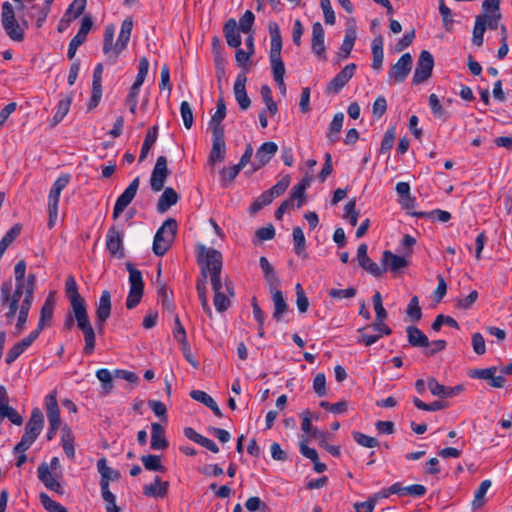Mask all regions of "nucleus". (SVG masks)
Masks as SVG:
<instances>
[{
	"instance_id": "1",
	"label": "nucleus",
	"mask_w": 512,
	"mask_h": 512,
	"mask_svg": "<svg viewBox=\"0 0 512 512\" xmlns=\"http://www.w3.org/2000/svg\"><path fill=\"white\" fill-rule=\"evenodd\" d=\"M197 263L200 267V277L197 280H203L204 286H206L209 276L214 292L225 290L227 294L234 296L232 282L228 279H225L224 283L222 282V254L218 250L198 245Z\"/></svg>"
},
{
	"instance_id": "2",
	"label": "nucleus",
	"mask_w": 512,
	"mask_h": 512,
	"mask_svg": "<svg viewBox=\"0 0 512 512\" xmlns=\"http://www.w3.org/2000/svg\"><path fill=\"white\" fill-rule=\"evenodd\" d=\"M11 288V283L8 282L3 283L1 287V304L8 307L5 317L10 323L16 316L18 309H20V305H24L25 301H28V307L32 306L36 289V275L30 273L26 285L15 284V290L12 294Z\"/></svg>"
},
{
	"instance_id": "3",
	"label": "nucleus",
	"mask_w": 512,
	"mask_h": 512,
	"mask_svg": "<svg viewBox=\"0 0 512 512\" xmlns=\"http://www.w3.org/2000/svg\"><path fill=\"white\" fill-rule=\"evenodd\" d=\"M133 28L132 18H126L121 24V30L118 35L116 43L113 45L115 27L110 24L105 27L104 40H103V52L107 56L108 60L115 64L117 62L120 53L126 49L130 40L131 32Z\"/></svg>"
},
{
	"instance_id": "4",
	"label": "nucleus",
	"mask_w": 512,
	"mask_h": 512,
	"mask_svg": "<svg viewBox=\"0 0 512 512\" xmlns=\"http://www.w3.org/2000/svg\"><path fill=\"white\" fill-rule=\"evenodd\" d=\"M44 426V416L42 411L35 407L31 411V416L25 426V432L21 441L14 447V452H25L35 442Z\"/></svg>"
},
{
	"instance_id": "5",
	"label": "nucleus",
	"mask_w": 512,
	"mask_h": 512,
	"mask_svg": "<svg viewBox=\"0 0 512 512\" xmlns=\"http://www.w3.org/2000/svg\"><path fill=\"white\" fill-rule=\"evenodd\" d=\"M177 227V221L173 218H168L157 230L152 247L153 252L157 256L165 255L170 249L177 232Z\"/></svg>"
},
{
	"instance_id": "6",
	"label": "nucleus",
	"mask_w": 512,
	"mask_h": 512,
	"mask_svg": "<svg viewBox=\"0 0 512 512\" xmlns=\"http://www.w3.org/2000/svg\"><path fill=\"white\" fill-rule=\"evenodd\" d=\"M126 269L129 272L130 289L126 299V307L134 309L141 301L144 291V282L140 270L134 267L130 262H127Z\"/></svg>"
},
{
	"instance_id": "7",
	"label": "nucleus",
	"mask_w": 512,
	"mask_h": 512,
	"mask_svg": "<svg viewBox=\"0 0 512 512\" xmlns=\"http://www.w3.org/2000/svg\"><path fill=\"white\" fill-rule=\"evenodd\" d=\"M70 181L69 174H63L59 176L56 181L53 183L49 196H48V227L51 229L54 227L57 216H58V204L60 195L63 189L68 185Z\"/></svg>"
},
{
	"instance_id": "8",
	"label": "nucleus",
	"mask_w": 512,
	"mask_h": 512,
	"mask_svg": "<svg viewBox=\"0 0 512 512\" xmlns=\"http://www.w3.org/2000/svg\"><path fill=\"white\" fill-rule=\"evenodd\" d=\"M1 22L3 29L10 39L17 42L24 39V29L17 22L14 8L8 1L2 4Z\"/></svg>"
},
{
	"instance_id": "9",
	"label": "nucleus",
	"mask_w": 512,
	"mask_h": 512,
	"mask_svg": "<svg viewBox=\"0 0 512 512\" xmlns=\"http://www.w3.org/2000/svg\"><path fill=\"white\" fill-rule=\"evenodd\" d=\"M413 59L410 53H404L388 71L390 85L403 83L412 70Z\"/></svg>"
},
{
	"instance_id": "10",
	"label": "nucleus",
	"mask_w": 512,
	"mask_h": 512,
	"mask_svg": "<svg viewBox=\"0 0 512 512\" xmlns=\"http://www.w3.org/2000/svg\"><path fill=\"white\" fill-rule=\"evenodd\" d=\"M433 67L434 58L432 54L427 50H423L420 53L417 61L416 69L412 79L413 84L419 85L427 81L432 75Z\"/></svg>"
},
{
	"instance_id": "11",
	"label": "nucleus",
	"mask_w": 512,
	"mask_h": 512,
	"mask_svg": "<svg viewBox=\"0 0 512 512\" xmlns=\"http://www.w3.org/2000/svg\"><path fill=\"white\" fill-rule=\"evenodd\" d=\"M169 175L170 171L167 167V158L165 156H159L150 178L151 189L154 192L161 191Z\"/></svg>"
},
{
	"instance_id": "12",
	"label": "nucleus",
	"mask_w": 512,
	"mask_h": 512,
	"mask_svg": "<svg viewBox=\"0 0 512 512\" xmlns=\"http://www.w3.org/2000/svg\"><path fill=\"white\" fill-rule=\"evenodd\" d=\"M140 185V178L136 177L124 192L117 198L113 209V219L116 220L133 201Z\"/></svg>"
},
{
	"instance_id": "13",
	"label": "nucleus",
	"mask_w": 512,
	"mask_h": 512,
	"mask_svg": "<svg viewBox=\"0 0 512 512\" xmlns=\"http://www.w3.org/2000/svg\"><path fill=\"white\" fill-rule=\"evenodd\" d=\"M111 314V294L108 290L101 293L96 309L95 324L99 334L104 333L105 323Z\"/></svg>"
},
{
	"instance_id": "14",
	"label": "nucleus",
	"mask_w": 512,
	"mask_h": 512,
	"mask_svg": "<svg viewBox=\"0 0 512 512\" xmlns=\"http://www.w3.org/2000/svg\"><path fill=\"white\" fill-rule=\"evenodd\" d=\"M93 25L92 17L86 15L81 20L80 28L77 34L71 39L67 51V57L72 60L75 57L76 51L79 46H81L87 38L88 33L90 32Z\"/></svg>"
},
{
	"instance_id": "15",
	"label": "nucleus",
	"mask_w": 512,
	"mask_h": 512,
	"mask_svg": "<svg viewBox=\"0 0 512 512\" xmlns=\"http://www.w3.org/2000/svg\"><path fill=\"white\" fill-rule=\"evenodd\" d=\"M426 487L421 484H413L410 486H403L402 483L396 482L392 484L390 487L385 489L381 493V497H388L391 494H396L399 496L409 495L412 497H422L426 494Z\"/></svg>"
},
{
	"instance_id": "16",
	"label": "nucleus",
	"mask_w": 512,
	"mask_h": 512,
	"mask_svg": "<svg viewBox=\"0 0 512 512\" xmlns=\"http://www.w3.org/2000/svg\"><path fill=\"white\" fill-rule=\"evenodd\" d=\"M356 70V64L346 65L338 74H336L326 87L327 93L338 94L340 90L353 77Z\"/></svg>"
},
{
	"instance_id": "17",
	"label": "nucleus",
	"mask_w": 512,
	"mask_h": 512,
	"mask_svg": "<svg viewBox=\"0 0 512 512\" xmlns=\"http://www.w3.org/2000/svg\"><path fill=\"white\" fill-rule=\"evenodd\" d=\"M278 146L274 142L263 143L256 151L255 161L252 163V172H256L265 166L276 154Z\"/></svg>"
},
{
	"instance_id": "18",
	"label": "nucleus",
	"mask_w": 512,
	"mask_h": 512,
	"mask_svg": "<svg viewBox=\"0 0 512 512\" xmlns=\"http://www.w3.org/2000/svg\"><path fill=\"white\" fill-rule=\"evenodd\" d=\"M368 246L360 244L357 249V259L359 265L368 273L375 277H380L386 272V268H381L377 263L372 261L367 255Z\"/></svg>"
},
{
	"instance_id": "19",
	"label": "nucleus",
	"mask_w": 512,
	"mask_h": 512,
	"mask_svg": "<svg viewBox=\"0 0 512 512\" xmlns=\"http://www.w3.org/2000/svg\"><path fill=\"white\" fill-rule=\"evenodd\" d=\"M106 248L112 256L124 257L123 235L115 226L110 227L107 232Z\"/></svg>"
},
{
	"instance_id": "20",
	"label": "nucleus",
	"mask_w": 512,
	"mask_h": 512,
	"mask_svg": "<svg viewBox=\"0 0 512 512\" xmlns=\"http://www.w3.org/2000/svg\"><path fill=\"white\" fill-rule=\"evenodd\" d=\"M226 145H225V132L219 129L212 132V148L209 154V161L211 163L222 162L225 158Z\"/></svg>"
},
{
	"instance_id": "21",
	"label": "nucleus",
	"mask_w": 512,
	"mask_h": 512,
	"mask_svg": "<svg viewBox=\"0 0 512 512\" xmlns=\"http://www.w3.org/2000/svg\"><path fill=\"white\" fill-rule=\"evenodd\" d=\"M325 32L321 23L316 22L312 26L311 48L313 53L322 60L326 59V48L324 45Z\"/></svg>"
},
{
	"instance_id": "22",
	"label": "nucleus",
	"mask_w": 512,
	"mask_h": 512,
	"mask_svg": "<svg viewBox=\"0 0 512 512\" xmlns=\"http://www.w3.org/2000/svg\"><path fill=\"white\" fill-rule=\"evenodd\" d=\"M247 77L245 73H240L234 83L235 99L241 110H247L251 105V100L246 92Z\"/></svg>"
},
{
	"instance_id": "23",
	"label": "nucleus",
	"mask_w": 512,
	"mask_h": 512,
	"mask_svg": "<svg viewBox=\"0 0 512 512\" xmlns=\"http://www.w3.org/2000/svg\"><path fill=\"white\" fill-rule=\"evenodd\" d=\"M382 266L381 268H386V271L389 270L391 272H398L399 270L408 266V260L406 256H399L392 253L389 250H385L382 254L381 258Z\"/></svg>"
},
{
	"instance_id": "24",
	"label": "nucleus",
	"mask_w": 512,
	"mask_h": 512,
	"mask_svg": "<svg viewBox=\"0 0 512 512\" xmlns=\"http://www.w3.org/2000/svg\"><path fill=\"white\" fill-rule=\"evenodd\" d=\"M37 474L39 480L46 486L47 489L60 493H63L61 484L55 479L49 470V466L46 463H41L37 468Z\"/></svg>"
},
{
	"instance_id": "25",
	"label": "nucleus",
	"mask_w": 512,
	"mask_h": 512,
	"mask_svg": "<svg viewBox=\"0 0 512 512\" xmlns=\"http://www.w3.org/2000/svg\"><path fill=\"white\" fill-rule=\"evenodd\" d=\"M240 30L237 27V22L234 18L228 19L223 26V33L227 44L230 47L238 48L242 43Z\"/></svg>"
},
{
	"instance_id": "26",
	"label": "nucleus",
	"mask_w": 512,
	"mask_h": 512,
	"mask_svg": "<svg viewBox=\"0 0 512 512\" xmlns=\"http://www.w3.org/2000/svg\"><path fill=\"white\" fill-rule=\"evenodd\" d=\"M45 409H46V414H47L49 424L60 425L61 424L60 409H59V405L57 402V394H56L55 390L50 392L45 397Z\"/></svg>"
},
{
	"instance_id": "27",
	"label": "nucleus",
	"mask_w": 512,
	"mask_h": 512,
	"mask_svg": "<svg viewBox=\"0 0 512 512\" xmlns=\"http://www.w3.org/2000/svg\"><path fill=\"white\" fill-rule=\"evenodd\" d=\"M65 293L70 301L71 308L86 304L84 298L78 292V286L74 276L67 277L65 281Z\"/></svg>"
},
{
	"instance_id": "28",
	"label": "nucleus",
	"mask_w": 512,
	"mask_h": 512,
	"mask_svg": "<svg viewBox=\"0 0 512 512\" xmlns=\"http://www.w3.org/2000/svg\"><path fill=\"white\" fill-rule=\"evenodd\" d=\"M169 443L165 437V430L159 423L151 424V448L153 450H165Z\"/></svg>"
},
{
	"instance_id": "29",
	"label": "nucleus",
	"mask_w": 512,
	"mask_h": 512,
	"mask_svg": "<svg viewBox=\"0 0 512 512\" xmlns=\"http://www.w3.org/2000/svg\"><path fill=\"white\" fill-rule=\"evenodd\" d=\"M184 435L190 439L191 441L205 447L206 449H208L209 451H211L212 453H218L219 452V447L217 446V444L207 438V437H204L202 436L201 434H199L198 432H196L193 428L191 427H186L184 429Z\"/></svg>"
},
{
	"instance_id": "30",
	"label": "nucleus",
	"mask_w": 512,
	"mask_h": 512,
	"mask_svg": "<svg viewBox=\"0 0 512 512\" xmlns=\"http://www.w3.org/2000/svg\"><path fill=\"white\" fill-rule=\"evenodd\" d=\"M169 483L162 482L160 477L156 476L154 482L143 488V494L148 497L164 498L168 494Z\"/></svg>"
},
{
	"instance_id": "31",
	"label": "nucleus",
	"mask_w": 512,
	"mask_h": 512,
	"mask_svg": "<svg viewBox=\"0 0 512 512\" xmlns=\"http://www.w3.org/2000/svg\"><path fill=\"white\" fill-rule=\"evenodd\" d=\"M384 38L382 35L376 36L372 41V69L380 71L382 69V63L384 59L383 52Z\"/></svg>"
},
{
	"instance_id": "32",
	"label": "nucleus",
	"mask_w": 512,
	"mask_h": 512,
	"mask_svg": "<svg viewBox=\"0 0 512 512\" xmlns=\"http://www.w3.org/2000/svg\"><path fill=\"white\" fill-rule=\"evenodd\" d=\"M178 199L179 196L173 188H165L162 195L158 199L157 211L159 213H165L168 209H170L171 206L178 202Z\"/></svg>"
},
{
	"instance_id": "33",
	"label": "nucleus",
	"mask_w": 512,
	"mask_h": 512,
	"mask_svg": "<svg viewBox=\"0 0 512 512\" xmlns=\"http://www.w3.org/2000/svg\"><path fill=\"white\" fill-rule=\"evenodd\" d=\"M226 117V105L223 97L218 98L216 103V111L212 115L211 120L209 122V126L213 131L219 129L221 132L224 131V126L222 125V121Z\"/></svg>"
},
{
	"instance_id": "34",
	"label": "nucleus",
	"mask_w": 512,
	"mask_h": 512,
	"mask_svg": "<svg viewBox=\"0 0 512 512\" xmlns=\"http://www.w3.org/2000/svg\"><path fill=\"white\" fill-rule=\"evenodd\" d=\"M343 121L344 114L342 112L336 113L334 115L326 133V137L330 143L335 144L340 140Z\"/></svg>"
},
{
	"instance_id": "35",
	"label": "nucleus",
	"mask_w": 512,
	"mask_h": 512,
	"mask_svg": "<svg viewBox=\"0 0 512 512\" xmlns=\"http://www.w3.org/2000/svg\"><path fill=\"white\" fill-rule=\"evenodd\" d=\"M408 342L413 347H428V337L416 326H408L406 329Z\"/></svg>"
},
{
	"instance_id": "36",
	"label": "nucleus",
	"mask_w": 512,
	"mask_h": 512,
	"mask_svg": "<svg viewBox=\"0 0 512 512\" xmlns=\"http://www.w3.org/2000/svg\"><path fill=\"white\" fill-rule=\"evenodd\" d=\"M268 30L271 39L269 54H281L282 36L279 25L276 22H269Z\"/></svg>"
},
{
	"instance_id": "37",
	"label": "nucleus",
	"mask_w": 512,
	"mask_h": 512,
	"mask_svg": "<svg viewBox=\"0 0 512 512\" xmlns=\"http://www.w3.org/2000/svg\"><path fill=\"white\" fill-rule=\"evenodd\" d=\"M491 485L492 482L489 479L483 480L480 483L479 487L474 492V499L472 500L471 503V508L473 511L480 509L486 503L485 495L489 488L491 487Z\"/></svg>"
},
{
	"instance_id": "38",
	"label": "nucleus",
	"mask_w": 512,
	"mask_h": 512,
	"mask_svg": "<svg viewBox=\"0 0 512 512\" xmlns=\"http://www.w3.org/2000/svg\"><path fill=\"white\" fill-rule=\"evenodd\" d=\"M53 312H54V302L52 301L51 296H49V297H47V299L45 300V302L41 308L40 319H39L38 326L36 328L37 330L42 332L44 327L46 325L50 324L52 317H53Z\"/></svg>"
},
{
	"instance_id": "39",
	"label": "nucleus",
	"mask_w": 512,
	"mask_h": 512,
	"mask_svg": "<svg viewBox=\"0 0 512 512\" xmlns=\"http://www.w3.org/2000/svg\"><path fill=\"white\" fill-rule=\"evenodd\" d=\"M72 100H73L72 95H66L61 100H59L57 107H56V112L51 121V126H56L68 114Z\"/></svg>"
},
{
	"instance_id": "40",
	"label": "nucleus",
	"mask_w": 512,
	"mask_h": 512,
	"mask_svg": "<svg viewBox=\"0 0 512 512\" xmlns=\"http://www.w3.org/2000/svg\"><path fill=\"white\" fill-rule=\"evenodd\" d=\"M61 434L63 450L69 459H73L75 456V448L72 430L68 426H64L61 430Z\"/></svg>"
},
{
	"instance_id": "41",
	"label": "nucleus",
	"mask_w": 512,
	"mask_h": 512,
	"mask_svg": "<svg viewBox=\"0 0 512 512\" xmlns=\"http://www.w3.org/2000/svg\"><path fill=\"white\" fill-rule=\"evenodd\" d=\"M272 295V301L274 304L273 318L280 322L283 319V315L288 311V305L284 299L283 293L274 292Z\"/></svg>"
},
{
	"instance_id": "42",
	"label": "nucleus",
	"mask_w": 512,
	"mask_h": 512,
	"mask_svg": "<svg viewBox=\"0 0 512 512\" xmlns=\"http://www.w3.org/2000/svg\"><path fill=\"white\" fill-rule=\"evenodd\" d=\"M22 230L21 224H15L12 226L0 240V259L2 258L6 249L15 241L20 235Z\"/></svg>"
},
{
	"instance_id": "43",
	"label": "nucleus",
	"mask_w": 512,
	"mask_h": 512,
	"mask_svg": "<svg viewBox=\"0 0 512 512\" xmlns=\"http://www.w3.org/2000/svg\"><path fill=\"white\" fill-rule=\"evenodd\" d=\"M97 469L101 475L100 483L109 484L110 480H117L119 478V473L107 465L105 458L97 461Z\"/></svg>"
},
{
	"instance_id": "44",
	"label": "nucleus",
	"mask_w": 512,
	"mask_h": 512,
	"mask_svg": "<svg viewBox=\"0 0 512 512\" xmlns=\"http://www.w3.org/2000/svg\"><path fill=\"white\" fill-rule=\"evenodd\" d=\"M410 214L416 218H429L443 223L448 222L451 219V214L448 211L441 209H435L430 212L414 211Z\"/></svg>"
},
{
	"instance_id": "45",
	"label": "nucleus",
	"mask_w": 512,
	"mask_h": 512,
	"mask_svg": "<svg viewBox=\"0 0 512 512\" xmlns=\"http://www.w3.org/2000/svg\"><path fill=\"white\" fill-rule=\"evenodd\" d=\"M157 137H158V128H157V126H153L148 130V132L145 136L144 142L142 144V148H141V152H140V156H139L140 162L144 161V159L147 157V154H148L149 150L151 149V147L155 144Z\"/></svg>"
},
{
	"instance_id": "46",
	"label": "nucleus",
	"mask_w": 512,
	"mask_h": 512,
	"mask_svg": "<svg viewBox=\"0 0 512 512\" xmlns=\"http://www.w3.org/2000/svg\"><path fill=\"white\" fill-rule=\"evenodd\" d=\"M173 336L180 344L181 350H188V340L184 326L182 325L178 315L174 318Z\"/></svg>"
},
{
	"instance_id": "47",
	"label": "nucleus",
	"mask_w": 512,
	"mask_h": 512,
	"mask_svg": "<svg viewBox=\"0 0 512 512\" xmlns=\"http://www.w3.org/2000/svg\"><path fill=\"white\" fill-rule=\"evenodd\" d=\"M272 74L274 80L284 79L285 65L281 58V54H269Z\"/></svg>"
},
{
	"instance_id": "48",
	"label": "nucleus",
	"mask_w": 512,
	"mask_h": 512,
	"mask_svg": "<svg viewBox=\"0 0 512 512\" xmlns=\"http://www.w3.org/2000/svg\"><path fill=\"white\" fill-rule=\"evenodd\" d=\"M356 37L357 34L355 28H349L346 30V34L340 48V52L342 53V57L344 59L350 56V53L356 41Z\"/></svg>"
},
{
	"instance_id": "49",
	"label": "nucleus",
	"mask_w": 512,
	"mask_h": 512,
	"mask_svg": "<svg viewBox=\"0 0 512 512\" xmlns=\"http://www.w3.org/2000/svg\"><path fill=\"white\" fill-rule=\"evenodd\" d=\"M86 0H73L68 6L64 18H67V23L78 18L85 10Z\"/></svg>"
},
{
	"instance_id": "50",
	"label": "nucleus",
	"mask_w": 512,
	"mask_h": 512,
	"mask_svg": "<svg viewBox=\"0 0 512 512\" xmlns=\"http://www.w3.org/2000/svg\"><path fill=\"white\" fill-rule=\"evenodd\" d=\"M78 328L82 331L91 326L86 304L72 308Z\"/></svg>"
},
{
	"instance_id": "51",
	"label": "nucleus",
	"mask_w": 512,
	"mask_h": 512,
	"mask_svg": "<svg viewBox=\"0 0 512 512\" xmlns=\"http://www.w3.org/2000/svg\"><path fill=\"white\" fill-rule=\"evenodd\" d=\"M294 252L298 256L306 257V240L301 227L293 229Z\"/></svg>"
},
{
	"instance_id": "52",
	"label": "nucleus",
	"mask_w": 512,
	"mask_h": 512,
	"mask_svg": "<svg viewBox=\"0 0 512 512\" xmlns=\"http://www.w3.org/2000/svg\"><path fill=\"white\" fill-rule=\"evenodd\" d=\"M141 461L145 469L149 471L164 472L165 470L164 466L161 464V458L158 455H144L141 457Z\"/></svg>"
},
{
	"instance_id": "53",
	"label": "nucleus",
	"mask_w": 512,
	"mask_h": 512,
	"mask_svg": "<svg viewBox=\"0 0 512 512\" xmlns=\"http://www.w3.org/2000/svg\"><path fill=\"white\" fill-rule=\"evenodd\" d=\"M429 106L435 118L442 119L443 121L448 118L447 112L441 105L440 100L436 94H431L429 96Z\"/></svg>"
},
{
	"instance_id": "54",
	"label": "nucleus",
	"mask_w": 512,
	"mask_h": 512,
	"mask_svg": "<svg viewBox=\"0 0 512 512\" xmlns=\"http://www.w3.org/2000/svg\"><path fill=\"white\" fill-rule=\"evenodd\" d=\"M428 388L434 396L442 398L451 397V390L447 386L440 384L435 378L431 377L427 381Z\"/></svg>"
},
{
	"instance_id": "55",
	"label": "nucleus",
	"mask_w": 512,
	"mask_h": 512,
	"mask_svg": "<svg viewBox=\"0 0 512 512\" xmlns=\"http://www.w3.org/2000/svg\"><path fill=\"white\" fill-rule=\"evenodd\" d=\"M231 297L225 290L214 292V306L218 312L226 311L230 305L231 301L229 299Z\"/></svg>"
},
{
	"instance_id": "56",
	"label": "nucleus",
	"mask_w": 512,
	"mask_h": 512,
	"mask_svg": "<svg viewBox=\"0 0 512 512\" xmlns=\"http://www.w3.org/2000/svg\"><path fill=\"white\" fill-rule=\"evenodd\" d=\"M158 301L161 303L163 308L172 311L174 309V304L172 300V292L163 284L160 285L157 289Z\"/></svg>"
},
{
	"instance_id": "57",
	"label": "nucleus",
	"mask_w": 512,
	"mask_h": 512,
	"mask_svg": "<svg viewBox=\"0 0 512 512\" xmlns=\"http://www.w3.org/2000/svg\"><path fill=\"white\" fill-rule=\"evenodd\" d=\"M84 335L85 346L83 348V353L85 355H91L94 352L96 345V336L95 331L92 325L85 330H82Z\"/></svg>"
},
{
	"instance_id": "58",
	"label": "nucleus",
	"mask_w": 512,
	"mask_h": 512,
	"mask_svg": "<svg viewBox=\"0 0 512 512\" xmlns=\"http://www.w3.org/2000/svg\"><path fill=\"white\" fill-rule=\"evenodd\" d=\"M254 21V13L251 10H246L245 13L240 17L239 26L237 27L244 34L251 33Z\"/></svg>"
},
{
	"instance_id": "59",
	"label": "nucleus",
	"mask_w": 512,
	"mask_h": 512,
	"mask_svg": "<svg viewBox=\"0 0 512 512\" xmlns=\"http://www.w3.org/2000/svg\"><path fill=\"white\" fill-rule=\"evenodd\" d=\"M196 290L199 296V299L201 301V306L204 312L211 317L212 316V310L208 303L207 298V286H204L203 280H197L196 282Z\"/></svg>"
},
{
	"instance_id": "60",
	"label": "nucleus",
	"mask_w": 512,
	"mask_h": 512,
	"mask_svg": "<svg viewBox=\"0 0 512 512\" xmlns=\"http://www.w3.org/2000/svg\"><path fill=\"white\" fill-rule=\"evenodd\" d=\"M407 316L414 322L420 321L422 317V311L419 306V299L417 296H413L406 309Z\"/></svg>"
},
{
	"instance_id": "61",
	"label": "nucleus",
	"mask_w": 512,
	"mask_h": 512,
	"mask_svg": "<svg viewBox=\"0 0 512 512\" xmlns=\"http://www.w3.org/2000/svg\"><path fill=\"white\" fill-rule=\"evenodd\" d=\"M439 12L442 17L443 26L446 31H451L453 26V14L449 7L446 6L444 0H439Z\"/></svg>"
},
{
	"instance_id": "62",
	"label": "nucleus",
	"mask_w": 512,
	"mask_h": 512,
	"mask_svg": "<svg viewBox=\"0 0 512 512\" xmlns=\"http://www.w3.org/2000/svg\"><path fill=\"white\" fill-rule=\"evenodd\" d=\"M241 170L242 168L238 164L228 168L224 167L220 171V179L224 183V186H227V184H231Z\"/></svg>"
},
{
	"instance_id": "63",
	"label": "nucleus",
	"mask_w": 512,
	"mask_h": 512,
	"mask_svg": "<svg viewBox=\"0 0 512 512\" xmlns=\"http://www.w3.org/2000/svg\"><path fill=\"white\" fill-rule=\"evenodd\" d=\"M96 377L102 383V387L106 394L110 393L113 388V376L108 369H99L96 372Z\"/></svg>"
},
{
	"instance_id": "64",
	"label": "nucleus",
	"mask_w": 512,
	"mask_h": 512,
	"mask_svg": "<svg viewBox=\"0 0 512 512\" xmlns=\"http://www.w3.org/2000/svg\"><path fill=\"white\" fill-rule=\"evenodd\" d=\"M40 500H41L43 507L48 512H68L64 506H62L60 503L52 500L47 494L42 493L40 495Z\"/></svg>"
}]
</instances>
